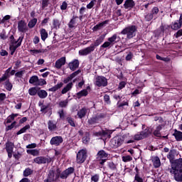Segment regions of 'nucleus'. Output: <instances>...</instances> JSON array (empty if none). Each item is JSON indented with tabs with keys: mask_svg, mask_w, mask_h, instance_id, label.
<instances>
[{
	"mask_svg": "<svg viewBox=\"0 0 182 182\" xmlns=\"http://www.w3.org/2000/svg\"><path fill=\"white\" fill-rule=\"evenodd\" d=\"M37 95L40 99H46V97H48V92L45 90H41V88H38Z\"/></svg>",
	"mask_w": 182,
	"mask_h": 182,
	"instance_id": "obj_25",
	"label": "nucleus"
},
{
	"mask_svg": "<svg viewBox=\"0 0 182 182\" xmlns=\"http://www.w3.org/2000/svg\"><path fill=\"white\" fill-rule=\"evenodd\" d=\"M23 174L24 177H29V176H32V174H33V170L31 169V168H26L23 171Z\"/></svg>",
	"mask_w": 182,
	"mask_h": 182,
	"instance_id": "obj_42",
	"label": "nucleus"
},
{
	"mask_svg": "<svg viewBox=\"0 0 182 182\" xmlns=\"http://www.w3.org/2000/svg\"><path fill=\"white\" fill-rule=\"evenodd\" d=\"M109 153L106 152L105 150H100L96 155V161L97 164H100V167H103L105 163L109 159Z\"/></svg>",
	"mask_w": 182,
	"mask_h": 182,
	"instance_id": "obj_5",
	"label": "nucleus"
},
{
	"mask_svg": "<svg viewBox=\"0 0 182 182\" xmlns=\"http://www.w3.org/2000/svg\"><path fill=\"white\" fill-rule=\"evenodd\" d=\"M87 113V108L82 107L81 109H80L77 112V115L79 119H83V117H85Z\"/></svg>",
	"mask_w": 182,
	"mask_h": 182,
	"instance_id": "obj_22",
	"label": "nucleus"
},
{
	"mask_svg": "<svg viewBox=\"0 0 182 182\" xmlns=\"http://www.w3.org/2000/svg\"><path fill=\"white\" fill-rule=\"evenodd\" d=\"M163 127H164V124H159L158 126H156L155 130L153 132V135L155 137L161 139V130H163Z\"/></svg>",
	"mask_w": 182,
	"mask_h": 182,
	"instance_id": "obj_16",
	"label": "nucleus"
},
{
	"mask_svg": "<svg viewBox=\"0 0 182 182\" xmlns=\"http://www.w3.org/2000/svg\"><path fill=\"white\" fill-rule=\"evenodd\" d=\"M77 99H81V97H86L89 95L87 90H82L78 92H77Z\"/></svg>",
	"mask_w": 182,
	"mask_h": 182,
	"instance_id": "obj_33",
	"label": "nucleus"
},
{
	"mask_svg": "<svg viewBox=\"0 0 182 182\" xmlns=\"http://www.w3.org/2000/svg\"><path fill=\"white\" fill-rule=\"evenodd\" d=\"M175 38L178 39V38H180L182 36V29H179L176 33L174 34Z\"/></svg>",
	"mask_w": 182,
	"mask_h": 182,
	"instance_id": "obj_64",
	"label": "nucleus"
},
{
	"mask_svg": "<svg viewBox=\"0 0 182 182\" xmlns=\"http://www.w3.org/2000/svg\"><path fill=\"white\" fill-rule=\"evenodd\" d=\"M66 121L70 126H71V127H76V122H75V119H73L72 117H67Z\"/></svg>",
	"mask_w": 182,
	"mask_h": 182,
	"instance_id": "obj_36",
	"label": "nucleus"
},
{
	"mask_svg": "<svg viewBox=\"0 0 182 182\" xmlns=\"http://www.w3.org/2000/svg\"><path fill=\"white\" fill-rule=\"evenodd\" d=\"M99 180H100L99 174H95L91 176V182H99Z\"/></svg>",
	"mask_w": 182,
	"mask_h": 182,
	"instance_id": "obj_53",
	"label": "nucleus"
},
{
	"mask_svg": "<svg viewBox=\"0 0 182 182\" xmlns=\"http://www.w3.org/2000/svg\"><path fill=\"white\" fill-rule=\"evenodd\" d=\"M66 63V57H61L60 59L55 61V68L56 69H60L62 66H64Z\"/></svg>",
	"mask_w": 182,
	"mask_h": 182,
	"instance_id": "obj_17",
	"label": "nucleus"
},
{
	"mask_svg": "<svg viewBox=\"0 0 182 182\" xmlns=\"http://www.w3.org/2000/svg\"><path fill=\"white\" fill-rule=\"evenodd\" d=\"M136 6V3L133 0H126L124 4V8L125 9H130L134 8Z\"/></svg>",
	"mask_w": 182,
	"mask_h": 182,
	"instance_id": "obj_20",
	"label": "nucleus"
},
{
	"mask_svg": "<svg viewBox=\"0 0 182 182\" xmlns=\"http://www.w3.org/2000/svg\"><path fill=\"white\" fill-rule=\"evenodd\" d=\"M50 106V105H49V104H48L47 105H42L41 107V110H40V112H41V113H45V114H46L48 112V109H49V107Z\"/></svg>",
	"mask_w": 182,
	"mask_h": 182,
	"instance_id": "obj_51",
	"label": "nucleus"
},
{
	"mask_svg": "<svg viewBox=\"0 0 182 182\" xmlns=\"http://www.w3.org/2000/svg\"><path fill=\"white\" fill-rule=\"evenodd\" d=\"M38 91L39 88L36 87H32L28 90V94L30 95V96H36Z\"/></svg>",
	"mask_w": 182,
	"mask_h": 182,
	"instance_id": "obj_32",
	"label": "nucleus"
},
{
	"mask_svg": "<svg viewBox=\"0 0 182 182\" xmlns=\"http://www.w3.org/2000/svg\"><path fill=\"white\" fill-rule=\"evenodd\" d=\"M61 87H63V82H58L57 85H54L51 88H49L48 92H58V90H59V89Z\"/></svg>",
	"mask_w": 182,
	"mask_h": 182,
	"instance_id": "obj_26",
	"label": "nucleus"
},
{
	"mask_svg": "<svg viewBox=\"0 0 182 182\" xmlns=\"http://www.w3.org/2000/svg\"><path fill=\"white\" fill-rule=\"evenodd\" d=\"M110 46H112L111 43L109 41H105L102 46L101 48H110Z\"/></svg>",
	"mask_w": 182,
	"mask_h": 182,
	"instance_id": "obj_63",
	"label": "nucleus"
},
{
	"mask_svg": "<svg viewBox=\"0 0 182 182\" xmlns=\"http://www.w3.org/2000/svg\"><path fill=\"white\" fill-rule=\"evenodd\" d=\"M18 116H19L18 114H11V115H9L6 120V123L8 124L9 123H12V121L15 120V117H18Z\"/></svg>",
	"mask_w": 182,
	"mask_h": 182,
	"instance_id": "obj_35",
	"label": "nucleus"
},
{
	"mask_svg": "<svg viewBox=\"0 0 182 182\" xmlns=\"http://www.w3.org/2000/svg\"><path fill=\"white\" fill-rule=\"evenodd\" d=\"M25 73V70H21L15 73L16 77H19L20 79L22 78L23 74Z\"/></svg>",
	"mask_w": 182,
	"mask_h": 182,
	"instance_id": "obj_60",
	"label": "nucleus"
},
{
	"mask_svg": "<svg viewBox=\"0 0 182 182\" xmlns=\"http://www.w3.org/2000/svg\"><path fill=\"white\" fill-rule=\"evenodd\" d=\"M62 143H63V138L60 136H53L50 141L51 146H60Z\"/></svg>",
	"mask_w": 182,
	"mask_h": 182,
	"instance_id": "obj_11",
	"label": "nucleus"
},
{
	"mask_svg": "<svg viewBox=\"0 0 182 182\" xmlns=\"http://www.w3.org/2000/svg\"><path fill=\"white\" fill-rule=\"evenodd\" d=\"M40 34L41 36V40L43 41V42H45V41H46V39H48V31H46V29L45 28H41L40 30Z\"/></svg>",
	"mask_w": 182,
	"mask_h": 182,
	"instance_id": "obj_28",
	"label": "nucleus"
},
{
	"mask_svg": "<svg viewBox=\"0 0 182 182\" xmlns=\"http://www.w3.org/2000/svg\"><path fill=\"white\" fill-rule=\"evenodd\" d=\"M28 154H31V156H39V151L38 149H28Z\"/></svg>",
	"mask_w": 182,
	"mask_h": 182,
	"instance_id": "obj_50",
	"label": "nucleus"
},
{
	"mask_svg": "<svg viewBox=\"0 0 182 182\" xmlns=\"http://www.w3.org/2000/svg\"><path fill=\"white\" fill-rule=\"evenodd\" d=\"M4 86L6 87V90L8 92H11L12 90V87H14V85L11 84V81H9V79H6L4 82Z\"/></svg>",
	"mask_w": 182,
	"mask_h": 182,
	"instance_id": "obj_34",
	"label": "nucleus"
},
{
	"mask_svg": "<svg viewBox=\"0 0 182 182\" xmlns=\"http://www.w3.org/2000/svg\"><path fill=\"white\" fill-rule=\"evenodd\" d=\"M95 2H96V0H92L87 5V9H92L95 6Z\"/></svg>",
	"mask_w": 182,
	"mask_h": 182,
	"instance_id": "obj_62",
	"label": "nucleus"
},
{
	"mask_svg": "<svg viewBox=\"0 0 182 182\" xmlns=\"http://www.w3.org/2000/svg\"><path fill=\"white\" fill-rule=\"evenodd\" d=\"M104 102L107 103V105H111L112 101H110V96H109V95L105 94L104 95Z\"/></svg>",
	"mask_w": 182,
	"mask_h": 182,
	"instance_id": "obj_57",
	"label": "nucleus"
},
{
	"mask_svg": "<svg viewBox=\"0 0 182 182\" xmlns=\"http://www.w3.org/2000/svg\"><path fill=\"white\" fill-rule=\"evenodd\" d=\"M11 19V16L9 15H6L3 18H0V23H5L6 21H9Z\"/></svg>",
	"mask_w": 182,
	"mask_h": 182,
	"instance_id": "obj_59",
	"label": "nucleus"
},
{
	"mask_svg": "<svg viewBox=\"0 0 182 182\" xmlns=\"http://www.w3.org/2000/svg\"><path fill=\"white\" fill-rule=\"evenodd\" d=\"M107 41L111 43L112 46H113V45L120 42V36H117V34H114L111 37L108 38Z\"/></svg>",
	"mask_w": 182,
	"mask_h": 182,
	"instance_id": "obj_18",
	"label": "nucleus"
},
{
	"mask_svg": "<svg viewBox=\"0 0 182 182\" xmlns=\"http://www.w3.org/2000/svg\"><path fill=\"white\" fill-rule=\"evenodd\" d=\"M12 70V67L9 68L4 73V74L1 76L2 78H4V80H7L9 79V77H11V70Z\"/></svg>",
	"mask_w": 182,
	"mask_h": 182,
	"instance_id": "obj_38",
	"label": "nucleus"
},
{
	"mask_svg": "<svg viewBox=\"0 0 182 182\" xmlns=\"http://www.w3.org/2000/svg\"><path fill=\"white\" fill-rule=\"evenodd\" d=\"M105 41V36H100L95 42L94 43H92L90 45L91 48L96 49V48H97V46H99L100 45H102V43H103V41Z\"/></svg>",
	"mask_w": 182,
	"mask_h": 182,
	"instance_id": "obj_19",
	"label": "nucleus"
},
{
	"mask_svg": "<svg viewBox=\"0 0 182 182\" xmlns=\"http://www.w3.org/2000/svg\"><path fill=\"white\" fill-rule=\"evenodd\" d=\"M36 23H38V18H33L28 22V26L30 29H32V28H35Z\"/></svg>",
	"mask_w": 182,
	"mask_h": 182,
	"instance_id": "obj_37",
	"label": "nucleus"
},
{
	"mask_svg": "<svg viewBox=\"0 0 182 182\" xmlns=\"http://www.w3.org/2000/svg\"><path fill=\"white\" fill-rule=\"evenodd\" d=\"M143 135L141 134V132H139V134H136L134 136V139H130L126 142L127 144H130V143H134V140L136 141H139V140H143Z\"/></svg>",
	"mask_w": 182,
	"mask_h": 182,
	"instance_id": "obj_21",
	"label": "nucleus"
},
{
	"mask_svg": "<svg viewBox=\"0 0 182 182\" xmlns=\"http://www.w3.org/2000/svg\"><path fill=\"white\" fill-rule=\"evenodd\" d=\"M156 58L157 59V60H163V62H170V58H163L158 54L156 55Z\"/></svg>",
	"mask_w": 182,
	"mask_h": 182,
	"instance_id": "obj_55",
	"label": "nucleus"
},
{
	"mask_svg": "<svg viewBox=\"0 0 182 182\" xmlns=\"http://www.w3.org/2000/svg\"><path fill=\"white\" fill-rule=\"evenodd\" d=\"M136 33H137V26L131 25L124 28L119 33V35H127V38L128 39H133V38L136 36Z\"/></svg>",
	"mask_w": 182,
	"mask_h": 182,
	"instance_id": "obj_3",
	"label": "nucleus"
},
{
	"mask_svg": "<svg viewBox=\"0 0 182 182\" xmlns=\"http://www.w3.org/2000/svg\"><path fill=\"white\" fill-rule=\"evenodd\" d=\"M79 65H80L79 60L74 59L68 63V68L72 70V72H75V70L79 68Z\"/></svg>",
	"mask_w": 182,
	"mask_h": 182,
	"instance_id": "obj_15",
	"label": "nucleus"
},
{
	"mask_svg": "<svg viewBox=\"0 0 182 182\" xmlns=\"http://www.w3.org/2000/svg\"><path fill=\"white\" fill-rule=\"evenodd\" d=\"M75 173L74 167H69L64 171H60L59 168L56 169V173L55 176V170L50 169L48 172L47 179L44 180V182H55L59 181V178L61 180H67L68 177Z\"/></svg>",
	"mask_w": 182,
	"mask_h": 182,
	"instance_id": "obj_2",
	"label": "nucleus"
},
{
	"mask_svg": "<svg viewBox=\"0 0 182 182\" xmlns=\"http://www.w3.org/2000/svg\"><path fill=\"white\" fill-rule=\"evenodd\" d=\"M82 140V143L84 144H87L89 143V141H90V133L85 132Z\"/></svg>",
	"mask_w": 182,
	"mask_h": 182,
	"instance_id": "obj_30",
	"label": "nucleus"
},
{
	"mask_svg": "<svg viewBox=\"0 0 182 182\" xmlns=\"http://www.w3.org/2000/svg\"><path fill=\"white\" fill-rule=\"evenodd\" d=\"M94 51L95 50L93 47H92V46H90L89 47L80 50L78 53L80 56H87V55H90V53Z\"/></svg>",
	"mask_w": 182,
	"mask_h": 182,
	"instance_id": "obj_14",
	"label": "nucleus"
},
{
	"mask_svg": "<svg viewBox=\"0 0 182 182\" xmlns=\"http://www.w3.org/2000/svg\"><path fill=\"white\" fill-rule=\"evenodd\" d=\"M77 16H73L72 19L70 21L69 23H68V27L72 28L75 26V25H76V19H77Z\"/></svg>",
	"mask_w": 182,
	"mask_h": 182,
	"instance_id": "obj_45",
	"label": "nucleus"
},
{
	"mask_svg": "<svg viewBox=\"0 0 182 182\" xmlns=\"http://www.w3.org/2000/svg\"><path fill=\"white\" fill-rule=\"evenodd\" d=\"M141 134H142L144 139H147L151 134V130H150V128L146 127L144 131L141 132Z\"/></svg>",
	"mask_w": 182,
	"mask_h": 182,
	"instance_id": "obj_29",
	"label": "nucleus"
},
{
	"mask_svg": "<svg viewBox=\"0 0 182 182\" xmlns=\"http://www.w3.org/2000/svg\"><path fill=\"white\" fill-rule=\"evenodd\" d=\"M134 181L136 182H144L143 178L140 176V175H135L134 176Z\"/></svg>",
	"mask_w": 182,
	"mask_h": 182,
	"instance_id": "obj_61",
	"label": "nucleus"
},
{
	"mask_svg": "<svg viewBox=\"0 0 182 182\" xmlns=\"http://www.w3.org/2000/svg\"><path fill=\"white\" fill-rule=\"evenodd\" d=\"M171 28H172L173 31H178V29H181V26L180 23H178V21H176V22L171 23Z\"/></svg>",
	"mask_w": 182,
	"mask_h": 182,
	"instance_id": "obj_40",
	"label": "nucleus"
},
{
	"mask_svg": "<svg viewBox=\"0 0 182 182\" xmlns=\"http://www.w3.org/2000/svg\"><path fill=\"white\" fill-rule=\"evenodd\" d=\"M68 105H69V100H68L60 101L58 103V106L62 108L68 107Z\"/></svg>",
	"mask_w": 182,
	"mask_h": 182,
	"instance_id": "obj_48",
	"label": "nucleus"
},
{
	"mask_svg": "<svg viewBox=\"0 0 182 182\" xmlns=\"http://www.w3.org/2000/svg\"><path fill=\"white\" fill-rule=\"evenodd\" d=\"M31 53L33 55H38V53H45L46 52H48L47 49H34V50H30Z\"/></svg>",
	"mask_w": 182,
	"mask_h": 182,
	"instance_id": "obj_44",
	"label": "nucleus"
},
{
	"mask_svg": "<svg viewBox=\"0 0 182 182\" xmlns=\"http://www.w3.org/2000/svg\"><path fill=\"white\" fill-rule=\"evenodd\" d=\"M18 32H21V33H26L28 32V25L25 21L21 20L18 22Z\"/></svg>",
	"mask_w": 182,
	"mask_h": 182,
	"instance_id": "obj_10",
	"label": "nucleus"
},
{
	"mask_svg": "<svg viewBox=\"0 0 182 182\" xmlns=\"http://www.w3.org/2000/svg\"><path fill=\"white\" fill-rule=\"evenodd\" d=\"M81 72H82V70L80 69L77 70V71H75L74 73L70 74L68 77H67L66 78L64 79L63 83L65 85H68V84L70 83V82H72V80L74 79V77H76V76H77V75L81 73Z\"/></svg>",
	"mask_w": 182,
	"mask_h": 182,
	"instance_id": "obj_12",
	"label": "nucleus"
},
{
	"mask_svg": "<svg viewBox=\"0 0 182 182\" xmlns=\"http://www.w3.org/2000/svg\"><path fill=\"white\" fill-rule=\"evenodd\" d=\"M53 26L54 29H59L60 28V21L56 18H54L53 20Z\"/></svg>",
	"mask_w": 182,
	"mask_h": 182,
	"instance_id": "obj_49",
	"label": "nucleus"
},
{
	"mask_svg": "<svg viewBox=\"0 0 182 182\" xmlns=\"http://www.w3.org/2000/svg\"><path fill=\"white\" fill-rule=\"evenodd\" d=\"M153 166L155 168H159V167L161 166V161H160V158H159V156L154 157Z\"/></svg>",
	"mask_w": 182,
	"mask_h": 182,
	"instance_id": "obj_27",
	"label": "nucleus"
},
{
	"mask_svg": "<svg viewBox=\"0 0 182 182\" xmlns=\"http://www.w3.org/2000/svg\"><path fill=\"white\" fill-rule=\"evenodd\" d=\"M15 145L12 142L6 143V151H7L9 159H12V154L14 153V148Z\"/></svg>",
	"mask_w": 182,
	"mask_h": 182,
	"instance_id": "obj_13",
	"label": "nucleus"
},
{
	"mask_svg": "<svg viewBox=\"0 0 182 182\" xmlns=\"http://www.w3.org/2000/svg\"><path fill=\"white\" fill-rule=\"evenodd\" d=\"M39 81V77H38V75H33L32 77H30V80H29V83L31 85H37L38 84V82Z\"/></svg>",
	"mask_w": 182,
	"mask_h": 182,
	"instance_id": "obj_39",
	"label": "nucleus"
},
{
	"mask_svg": "<svg viewBox=\"0 0 182 182\" xmlns=\"http://www.w3.org/2000/svg\"><path fill=\"white\" fill-rule=\"evenodd\" d=\"M19 46H21V43H18L16 46H14V44L10 46L9 49L10 50H11V55H14L15 53V51L16 50V49H18V48H19Z\"/></svg>",
	"mask_w": 182,
	"mask_h": 182,
	"instance_id": "obj_46",
	"label": "nucleus"
},
{
	"mask_svg": "<svg viewBox=\"0 0 182 182\" xmlns=\"http://www.w3.org/2000/svg\"><path fill=\"white\" fill-rule=\"evenodd\" d=\"M46 80L45 79H38V81H37V84H36V86H43L46 85Z\"/></svg>",
	"mask_w": 182,
	"mask_h": 182,
	"instance_id": "obj_56",
	"label": "nucleus"
},
{
	"mask_svg": "<svg viewBox=\"0 0 182 182\" xmlns=\"http://www.w3.org/2000/svg\"><path fill=\"white\" fill-rule=\"evenodd\" d=\"M72 87H73V82H70L63 87V89L61 90V94L66 95L69 90H72Z\"/></svg>",
	"mask_w": 182,
	"mask_h": 182,
	"instance_id": "obj_23",
	"label": "nucleus"
},
{
	"mask_svg": "<svg viewBox=\"0 0 182 182\" xmlns=\"http://www.w3.org/2000/svg\"><path fill=\"white\" fill-rule=\"evenodd\" d=\"M95 85L97 87H106L107 86V78L105 76L98 75L95 78Z\"/></svg>",
	"mask_w": 182,
	"mask_h": 182,
	"instance_id": "obj_8",
	"label": "nucleus"
},
{
	"mask_svg": "<svg viewBox=\"0 0 182 182\" xmlns=\"http://www.w3.org/2000/svg\"><path fill=\"white\" fill-rule=\"evenodd\" d=\"M176 149H171L166 157L171 164L170 173L173 174L174 180L177 182H182V158L176 159Z\"/></svg>",
	"mask_w": 182,
	"mask_h": 182,
	"instance_id": "obj_1",
	"label": "nucleus"
},
{
	"mask_svg": "<svg viewBox=\"0 0 182 182\" xmlns=\"http://www.w3.org/2000/svg\"><path fill=\"white\" fill-rule=\"evenodd\" d=\"M108 168L112 170V171H117V165L113 163V161H109L107 163Z\"/></svg>",
	"mask_w": 182,
	"mask_h": 182,
	"instance_id": "obj_41",
	"label": "nucleus"
},
{
	"mask_svg": "<svg viewBox=\"0 0 182 182\" xmlns=\"http://www.w3.org/2000/svg\"><path fill=\"white\" fill-rule=\"evenodd\" d=\"M153 18H154V15L152 13H149L145 16V19L147 22H150Z\"/></svg>",
	"mask_w": 182,
	"mask_h": 182,
	"instance_id": "obj_58",
	"label": "nucleus"
},
{
	"mask_svg": "<svg viewBox=\"0 0 182 182\" xmlns=\"http://www.w3.org/2000/svg\"><path fill=\"white\" fill-rule=\"evenodd\" d=\"M87 159V152L85 149L80 150L76 156V161L77 164H83L84 161H86Z\"/></svg>",
	"mask_w": 182,
	"mask_h": 182,
	"instance_id": "obj_7",
	"label": "nucleus"
},
{
	"mask_svg": "<svg viewBox=\"0 0 182 182\" xmlns=\"http://www.w3.org/2000/svg\"><path fill=\"white\" fill-rule=\"evenodd\" d=\"M29 129H31V125H26L23 128H21L18 132H17V136H19V134H22L23 133H26V130H29Z\"/></svg>",
	"mask_w": 182,
	"mask_h": 182,
	"instance_id": "obj_43",
	"label": "nucleus"
},
{
	"mask_svg": "<svg viewBox=\"0 0 182 182\" xmlns=\"http://www.w3.org/2000/svg\"><path fill=\"white\" fill-rule=\"evenodd\" d=\"M123 143H124V138L120 136H117L111 139L110 146L112 149H117V147H120Z\"/></svg>",
	"mask_w": 182,
	"mask_h": 182,
	"instance_id": "obj_6",
	"label": "nucleus"
},
{
	"mask_svg": "<svg viewBox=\"0 0 182 182\" xmlns=\"http://www.w3.org/2000/svg\"><path fill=\"white\" fill-rule=\"evenodd\" d=\"M106 114L105 113H97L93 115L92 117L88 119L87 125L89 127H92V126H95L96 124H99L101 122L103 121V119H105Z\"/></svg>",
	"mask_w": 182,
	"mask_h": 182,
	"instance_id": "obj_4",
	"label": "nucleus"
},
{
	"mask_svg": "<svg viewBox=\"0 0 182 182\" xmlns=\"http://www.w3.org/2000/svg\"><path fill=\"white\" fill-rule=\"evenodd\" d=\"M173 136H174L176 141H182V132L181 131L174 129V133L173 134Z\"/></svg>",
	"mask_w": 182,
	"mask_h": 182,
	"instance_id": "obj_24",
	"label": "nucleus"
},
{
	"mask_svg": "<svg viewBox=\"0 0 182 182\" xmlns=\"http://www.w3.org/2000/svg\"><path fill=\"white\" fill-rule=\"evenodd\" d=\"M34 163L36 164H50L52 162V158L50 156L45 157V156H38L33 159Z\"/></svg>",
	"mask_w": 182,
	"mask_h": 182,
	"instance_id": "obj_9",
	"label": "nucleus"
},
{
	"mask_svg": "<svg viewBox=\"0 0 182 182\" xmlns=\"http://www.w3.org/2000/svg\"><path fill=\"white\" fill-rule=\"evenodd\" d=\"M49 6V0H42L41 3V9H45V8H48Z\"/></svg>",
	"mask_w": 182,
	"mask_h": 182,
	"instance_id": "obj_54",
	"label": "nucleus"
},
{
	"mask_svg": "<svg viewBox=\"0 0 182 182\" xmlns=\"http://www.w3.org/2000/svg\"><path fill=\"white\" fill-rule=\"evenodd\" d=\"M48 130L50 132H55L57 129L56 124L53 123V121L49 120L48 122Z\"/></svg>",
	"mask_w": 182,
	"mask_h": 182,
	"instance_id": "obj_31",
	"label": "nucleus"
},
{
	"mask_svg": "<svg viewBox=\"0 0 182 182\" xmlns=\"http://www.w3.org/2000/svg\"><path fill=\"white\" fill-rule=\"evenodd\" d=\"M132 160H133V157H132L130 155L122 156V161H124V163L132 161Z\"/></svg>",
	"mask_w": 182,
	"mask_h": 182,
	"instance_id": "obj_52",
	"label": "nucleus"
},
{
	"mask_svg": "<svg viewBox=\"0 0 182 182\" xmlns=\"http://www.w3.org/2000/svg\"><path fill=\"white\" fill-rule=\"evenodd\" d=\"M102 137H107V139H110L112 137V132L109 130H102Z\"/></svg>",
	"mask_w": 182,
	"mask_h": 182,
	"instance_id": "obj_47",
	"label": "nucleus"
}]
</instances>
